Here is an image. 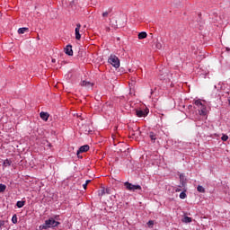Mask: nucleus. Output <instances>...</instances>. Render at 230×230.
<instances>
[{
    "label": "nucleus",
    "instance_id": "nucleus-1",
    "mask_svg": "<svg viewBox=\"0 0 230 230\" xmlns=\"http://www.w3.org/2000/svg\"><path fill=\"white\" fill-rule=\"evenodd\" d=\"M59 225H60L59 222L56 221L55 219H53V217H51L49 220H46L43 225L40 226V230L57 227V226H59Z\"/></svg>",
    "mask_w": 230,
    "mask_h": 230
},
{
    "label": "nucleus",
    "instance_id": "nucleus-2",
    "mask_svg": "<svg viewBox=\"0 0 230 230\" xmlns=\"http://www.w3.org/2000/svg\"><path fill=\"white\" fill-rule=\"evenodd\" d=\"M194 104L196 105V107L198 108L199 111V114L200 116H206V114H208V109L206 108V105H204L202 103V102L200 100H196L194 102Z\"/></svg>",
    "mask_w": 230,
    "mask_h": 230
},
{
    "label": "nucleus",
    "instance_id": "nucleus-3",
    "mask_svg": "<svg viewBox=\"0 0 230 230\" xmlns=\"http://www.w3.org/2000/svg\"><path fill=\"white\" fill-rule=\"evenodd\" d=\"M108 62L111 64V66H112V67H115V69H118L120 66L119 58H118V56H116L114 54H111L109 57Z\"/></svg>",
    "mask_w": 230,
    "mask_h": 230
},
{
    "label": "nucleus",
    "instance_id": "nucleus-4",
    "mask_svg": "<svg viewBox=\"0 0 230 230\" xmlns=\"http://www.w3.org/2000/svg\"><path fill=\"white\" fill-rule=\"evenodd\" d=\"M124 186L128 191H136L137 190H141L140 185H134L128 181L124 182Z\"/></svg>",
    "mask_w": 230,
    "mask_h": 230
},
{
    "label": "nucleus",
    "instance_id": "nucleus-5",
    "mask_svg": "<svg viewBox=\"0 0 230 230\" xmlns=\"http://www.w3.org/2000/svg\"><path fill=\"white\" fill-rule=\"evenodd\" d=\"M81 28H82V25L80 23H77L76 28L75 30L76 40H80V39H82V36L80 35V29Z\"/></svg>",
    "mask_w": 230,
    "mask_h": 230
},
{
    "label": "nucleus",
    "instance_id": "nucleus-6",
    "mask_svg": "<svg viewBox=\"0 0 230 230\" xmlns=\"http://www.w3.org/2000/svg\"><path fill=\"white\" fill-rule=\"evenodd\" d=\"M136 113L138 118H145V116L148 115V111L146 110H137Z\"/></svg>",
    "mask_w": 230,
    "mask_h": 230
},
{
    "label": "nucleus",
    "instance_id": "nucleus-7",
    "mask_svg": "<svg viewBox=\"0 0 230 230\" xmlns=\"http://www.w3.org/2000/svg\"><path fill=\"white\" fill-rule=\"evenodd\" d=\"M111 195V189L107 188H102V190H99V196L103 197V195Z\"/></svg>",
    "mask_w": 230,
    "mask_h": 230
},
{
    "label": "nucleus",
    "instance_id": "nucleus-8",
    "mask_svg": "<svg viewBox=\"0 0 230 230\" xmlns=\"http://www.w3.org/2000/svg\"><path fill=\"white\" fill-rule=\"evenodd\" d=\"M65 53H66V55H68L69 57H73V46L67 45L65 48Z\"/></svg>",
    "mask_w": 230,
    "mask_h": 230
},
{
    "label": "nucleus",
    "instance_id": "nucleus-9",
    "mask_svg": "<svg viewBox=\"0 0 230 230\" xmlns=\"http://www.w3.org/2000/svg\"><path fill=\"white\" fill-rule=\"evenodd\" d=\"M89 150V146L88 145H84L82 146L79 150L77 151V155H79L80 154H83L84 152H87Z\"/></svg>",
    "mask_w": 230,
    "mask_h": 230
},
{
    "label": "nucleus",
    "instance_id": "nucleus-10",
    "mask_svg": "<svg viewBox=\"0 0 230 230\" xmlns=\"http://www.w3.org/2000/svg\"><path fill=\"white\" fill-rule=\"evenodd\" d=\"M82 87H85L86 89H93V84L91 82L83 81L81 83Z\"/></svg>",
    "mask_w": 230,
    "mask_h": 230
},
{
    "label": "nucleus",
    "instance_id": "nucleus-11",
    "mask_svg": "<svg viewBox=\"0 0 230 230\" xmlns=\"http://www.w3.org/2000/svg\"><path fill=\"white\" fill-rule=\"evenodd\" d=\"M40 116L43 121H48V119L49 118V114L48 112L41 111L40 113Z\"/></svg>",
    "mask_w": 230,
    "mask_h": 230
},
{
    "label": "nucleus",
    "instance_id": "nucleus-12",
    "mask_svg": "<svg viewBox=\"0 0 230 230\" xmlns=\"http://www.w3.org/2000/svg\"><path fill=\"white\" fill-rule=\"evenodd\" d=\"M154 46L156 49H163V43L159 40L155 41Z\"/></svg>",
    "mask_w": 230,
    "mask_h": 230
},
{
    "label": "nucleus",
    "instance_id": "nucleus-13",
    "mask_svg": "<svg viewBox=\"0 0 230 230\" xmlns=\"http://www.w3.org/2000/svg\"><path fill=\"white\" fill-rule=\"evenodd\" d=\"M147 35H148V34H146V32H145V31L140 32V33L138 34V39H139V40H143V39H146Z\"/></svg>",
    "mask_w": 230,
    "mask_h": 230
},
{
    "label": "nucleus",
    "instance_id": "nucleus-14",
    "mask_svg": "<svg viewBox=\"0 0 230 230\" xmlns=\"http://www.w3.org/2000/svg\"><path fill=\"white\" fill-rule=\"evenodd\" d=\"M26 31H28V28H26V27L18 29V33L20 35H22V34L26 33Z\"/></svg>",
    "mask_w": 230,
    "mask_h": 230
},
{
    "label": "nucleus",
    "instance_id": "nucleus-15",
    "mask_svg": "<svg viewBox=\"0 0 230 230\" xmlns=\"http://www.w3.org/2000/svg\"><path fill=\"white\" fill-rule=\"evenodd\" d=\"M181 222H183L184 224H190L191 223V217H185L183 219H181Z\"/></svg>",
    "mask_w": 230,
    "mask_h": 230
},
{
    "label": "nucleus",
    "instance_id": "nucleus-16",
    "mask_svg": "<svg viewBox=\"0 0 230 230\" xmlns=\"http://www.w3.org/2000/svg\"><path fill=\"white\" fill-rule=\"evenodd\" d=\"M26 204V201H17L16 206L17 208H24V205Z\"/></svg>",
    "mask_w": 230,
    "mask_h": 230
},
{
    "label": "nucleus",
    "instance_id": "nucleus-17",
    "mask_svg": "<svg viewBox=\"0 0 230 230\" xmlns=\"http://www.w3.org/2000/svg\"><path fill=\"white\" fill-rule=\"evenodd\" d=\"M197 190L199 193H205L206 192V189H204V187L202 185H199L198 188H197Z\"/></svg>",
    "mask_w": 230,
    "mask_h": 230
},
{
    "label": "nucleus",
    "instance_id": "nucleus-18",
    "mask_svg": "<svg viewBox=\"0 0 230 230\" xmlns=\"http://www.w3.org/2000/svg\"><path fill=\"white\" fill-rule=\"evenodd\" d=\"M6 190V185L0 183V193H4Z\"/></svg>",
    "mask_w": 230,
    "mask_h": 230
},
{
    "label": "nucleus",
    "instance_id": "nucleus-19",
    "mask_svg": "<svg viewBox=\"0 0 230 230\" xmlns=\"http://www.w3.org/2000/svg\"><path fill=\"white\" fill-rule=\"evenodd\" d=\"M149 137H150L151 141H155V139H156L155 134L154 132L149 133Z\"/></svg>",
    "mask_w": 230,
    "mask_h": 230
},
{
    "label": "nucleus",
    "instance_id": "nucleus-20",
    "mask_svg": "<svg viewBox=\"0 0 230 230\" xmlns=\"http://www.w3.org/2000/svg\"><path fill=\"white\" fill-rule=\"evenodd\" d=\"M13 224H17V215H13L12 217Z\"/></svg>",
    "mask_w": 230,
    "mask_h": 230
},
{
    "label": "nucleus",
    "instance_id": "nucleus-21",
    "mask_svg": "<svg viewBox=\"0 0 230 230\" xmlns=\"http://www.w3.org/2000/svg\"><path fill=\"white\" fill-rule=\"evenodd\" d=\"M89 182H91V180H87L85 183L83 184L84 190H87V184H89Z\"/></svg>",
    "mask_w": 230,
    "mask_h": 230
},
{
    "label": "nucleus",
    "instance_id": "nucleus-22",
    "mask_svg": "<svg viewBox=\"0 0 230 230\" xmlns=\"http://www.w3.org/2000/svg\"><path fill=\"white\" fill-rule=\"evenodd\" d=\"M187 195L186 192L182 191L180 193V199H186Z\"/></svg>",
    "mask_w": 230,
    "mask_h": 230
},
{
    "label": "nucleus",
    "instance_id": "nucleus-23",
    "mask_svg": "<svg viewBox=\"0 0 230 230\" xmlns=\"http://www.w3.org/2000/svg\"><path fill=\"white\" fill-rule=\"evenodd\" d=\"M221 139L222 141H227V139H229V137H227L226 135H223Z\"/></svg>",
    "mask_w": 230,
    "mask_h": 230
},
{
    "label": "nucleus",
    "instance_id": "nucleus-24",
    "mask_svg": "<svg viewBox=\"0 0 230 230\" xmlns=\"http://www.w3.org/2000/svg\"><path fill=\"white\" fill-rule=\"evenodd\" d=\"M4 164H7L8 166H10V164H12V162H10V160L6 159V160H4Z\"/></svg>",
    "mask_w": 230,
    "mask_h": 230
},
{
    "label": "nucleus",
    "instance_id": "nucleus-25",
    "mask_svg": "<svg viewBox=\"0 0 230 230\" xmlns=\"http://www.w3.org/2000/svg\"><path fill=\"white\" fill-rule=\"evenodd\" d=\"M109 13L110 12L109 11H106L102 13V17H109Z\"/></svg>",
    "mask_w": 230,
    "mask_h": 230
},
{
    "label": "nucleus",
    "instance_id": "nucleus-26",
    "mask_svg": "<svg viewBox=\"0 0 230 230\" xmlns=\"http://www.w3.org/2000/svg\"><path fill=\"white\" fill-rule=\"evenodd\" d=\"M147 226H148L149 227H152V226H154V221H152V220L148 221V222H147Z\"/></svg>",
    "mask_w": 230,
    "mask_h": 230
},
{
    "label": "nucleus",
    "instance_id": "nucleus-27",
    "mask_svg": "<svg viewBox=\"0 0 230 230\" xmlns=\"http://www.w3.org/2000/svg\"><path fill=\"white\" fill-rule=\"evenodd\" d=\"M180 179L182 181V179H184V174H180Z\"/></svg>",
    "mask_w": 230,
    "mask_h": 230
},
{
    "label": "nucleus",
    "instance_id": "nucleus-28",
    "mask_svg": "<svg viewBox=\"0 0 230 230\" xmlns=\"http://www.w3.org/2000/svg\"><path fill=\"white\" fill-rule=\"evenodd\" d=\"M3 226H4V222H0V227H3Z\"/></svg>",
    "mask_w": 230,
    "mask_h": 230
},
{
    "label": "nucleus",
    "instance_id": "nucleus-29",
    "mask_svg": "<svg viewBox=\"0 0 230 230\" xmlns=\"http://www.w3.org/2000/svg\"><path fill=\"white\" fill-rule=\"evenodd\" d=\"M55 62H57V59L53 58L52 63L55 64Z\"/></svg>",
    "mask_w": 230,
    "mask_h": 230
},
{
    "label": "nucleus",
    "instance_id": "nucleus-30",
    "mask_svg": "<svg viewBox=\"0 0 230 230\" xmlns=\"http://www.w3.org/2000/svg\"><path fill=\"white\" fill-rule=\"evenodd\" d=\"M176 191H177V192L181 191V189H176Z\"/></svg>",
    "mask_w": 230,
    "mask_h": 230
},
{
    "label": "nucleus",
    "instance_id": "nucleus-31",
    "mask_svg": "<svg viewBox=\"0 0 230 230\" xmlns=\"http://www.w3.org/2000/svg\"><path fill=\"white\" fill-rule=\"evenodd\" d=\"M77 118H82V116H81V115H79V114H77Z\"/></svg>",
    "mask_w": 230,
    "mask_h": 230
},
{
    "label": "nucleus",
    "instance_id": "nucleus-32",
    "mask_svg": "<svg viewBox=\"0 0 230 230\" xmlns=\"http://www.w3.org/2000/svg\"><path fill=\"white\" fill-rule=\"evenodd\" d=\"M114 28H118V25H115Z\"/></svg>",
    "mask_w": 230,
    "mask_h": 230
}]
</instances>
